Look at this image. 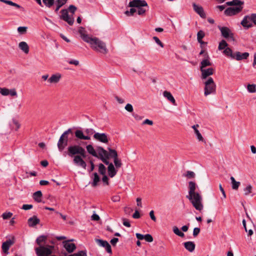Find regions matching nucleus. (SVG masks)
I'll return each instance as SVG.
<instances>
[{"mask_svg": "<svg viewBox=\"0 0 256 256\" xmlns=\"http://www.w3.org/2000/svg\"><path fill=\"white\" fill-rule=\"evenodd\" d=\"M98 158L106 164H109L108 160V152L102 146L98 147Z\"/></svg>", "mask_w": 256, "mask_h": 256, "instance_id": "9b49d317", "label": "nucleus"}, {"mask_svg": "<svg viewBox=\"0 0 256 256\" xmlns=\"http://www.w3.org/2000/svg\"><path fill=\"white\" fill-rule=\"evenodd\" d=\"M108 175L110 178H113L117 173V170H116L114 164L112 163L108 164Z\"/></svg>", "mask_w": 256, "mask_h": 256, "instance_id": "4be33fe9", "label": "nucleus"}, {"mask_svg": "<svg viewBox=\"0 0 256 256\" xmlns=\"http://www.w3.org/2000/svg\"><path fill=\"white\" fill-rule=\"evenodd\" d=\"M94 138L103 143H108V139L107 135L104 133H99L96 132L94 135Z\"/></svg>", "mask_w": 256, "mask_h": 256, "instance_id": "4468645a", "label": "nucleus"}, {"mask_svg": "<svg viewBox=\"0 0 256 256\" xmlns=\"http://www.w3.org/2000/svg\"><path fill=\"white\" fill-rule=\"evenodd\" d=\"M247 88L250 92H256V85L255 84H248Z\"/></svg>", "mask_w": 256, "mask_h": 256, "instance_id": "c03bdc74", "label": "nucleus"}, {"mask_svg": "<svg viewBox=\"0 0 256 256\" xmlns=\"http://www.w3.org/2000/svg\"><path fill=\"white\" fill-rule=\"evenodd\" d=\"M228 46V44L226 41L224 40H221V42L219 44V46L218 48L219 50H225Z\"/></svg>", "mask_w": 256, "mask_h": 256, "instance_id": "79ce46f5", "label": "nucleus"}, {"mask_svg": "<svg viewBox=\"0 0 256 256\" xmlns=\"http://www.w3.org/2000/svg\"><path fill=\"white\" fill-rule=\"evenodd\" d=\"M0 1L7 4L16 7L18 8H22L20 6L19 4H18L16 3H14V2H12V1H10L9 0H0Z\"/></svg>", "mask_w": 256, "mask_h": 256, "instance_id": "e433bc0d", "label": "nucleus"}, {"mask_svg": "<svg viewBox=\"0 0 256 256\" xmlns=\"http://www.w3.org/2000/svg\"><path fill=\"white\" fill-rule=\"evenodd\" d=\"M68 256H87V254L86 250H80Z\"/></svg>", "mask_w": 256, "mask_h": 256, "instance_id": "49530a36", "label": "nucleus"}, {"mask_svg": "<svg viewBox=\"0 0 256 256\" xmlns=\"http://www.w3.org/2000/svg\"><path fill=\"white\" fill-rule=\"evenodd\" d=\"M102 176V181L103 182L106 186L109 185L108 178V176L106 174Z\"/></svg>", "mask_w": 256, "mask_h": 256, "instance_id": "13d9d810", "label": "nucleus"}, {"mask_svg": "<svg viewBox=\"0 0 256 256\" xmlns=\"http://www.w3.org/2000/svg\"><path fill=\"white\" fill-rule=\"evenodd\" d=\"M100 218L99 216L97 214H93L92 216V220H96V221H98V220H100Z\"/></svg>", "mask_w": 256, "mask_h": 256, "instance_id": "774afa93", "label": "nucleus"}, {"mask_svg": "<svg viewBox=\"0 0 256 256\" xmlns=\"http://www.w3.org/2000/svg\"><path fill=\"white\" fill-rule=\"evenodd\" d=\"M200 228H195L193 230V236L196 237L200 232Z\"/></svg>", "mask_w": 256, "mask_h": 256, "instance_id": "680f3d73", "label": "nucleus"}, {"mask_svg": "<svg viewBox=\"0 0 256 256\" xmlns=\"http://www.w3.org/2000/svg\"><path fill=\"white\" fill-rule=\"evenodd\" d=\"M114 162L116 168H118L122 166V163L120 160L118 158V157L114 159Z\"/></svg>", "mask_w": 256, "mask_h": 256, "instance_id": "de8ad7c7", "label": "nucleus"}, {"mask_svg": "<svg viewBox=\"0 0 256 256\" xmlns=\"http://www.w3.org/2000/svg\"><path fill=\"white\" fill-rule=\"evenodd\" d=\"M125 109L128 112H132L133 111V107L130 104H128L125 106Z\"/></svg>", "mask_w": 256, "mask_h": 256, "instance_id": "4d7b16f0", "label": "nucleus"}, {"mask_svg": "<svg viewBox=\"0 0 256 256\" xmlns=\"http://www.w3.org/2000/svg\"><path fill=\"white\" fill-rule=\"evenodd\" d=\"M92 175L94 176V178L92 186L93 187H96L98 186V182L100 181V178L97 172H94Z\"/></svg>", "mask_w": 256, "mask_h": 256, "instance_id": "2f4dec72", "label": "nucleus"}, {"mask_svg": "<svg viewBox=\"0 0 256 256\" xmlns=\"http://www.w3.org/2000/svg\"><path fill=\"white\" fill-rule=\"evenodd\" d=\"M12 215V214L10 212H4L2 214V217L3 219L6 220L10 218Z\"/></svg>", "mask_w": 256, "mask_h": 256, "instance_id": "6e6d98bb", "label": "nucleus"}, {"mask_svg": "<svg viewBox=\"0 0 256 256\" xmlns=\"http://www.w3.org/2000/svg\"><path fill=\"white\" fill-rule=\"evenodd\" d=\"M111 200L113 202H118L120 201V197L118 195H116L112 196Z\"/></svg>", "mask_w": 256, "mask_h": 256, "instance_id": "bf43d9fd", "label": "nucleus"}, {"mask_svg": "<svg viewBox=\"0 0 256 256\" xmlns=\"http://www.w3.org/2000/svg\"><path fill=\"white\" fill-rule=\"evenodd\" d=\"M218 28L220 31L222 36L225 38H230L234 40V34L226 26H218Z\"/></svg>", "mask_w": 256, "mask_h": 256, "instance_id": "ddd939ff", "label": "nucleus"}, {"mask_svg": "<svg viewBox=\"0 0 256 256\" xmlns=\"http://www.w3.org/2000/svg\"><path fill=\"white\" fill-rule=\"evenodd\" d=\"M42 2L46 7L50 8L54 4L55 0H42Z\"/></svg>", "mask_w": 256, "mask_h": 256, "instance_id": "c9c22d12", "label": "nucleus"}, {"mask_svg": "<svg viewBox=\"0 0 256 256\" xmlns=\"http://www.w3.org/2000/svg\"><path fill=\"white\" fill-rule=\"evenodd\" d=\"M88 43L90 45L92 48L96 51L104 54H106L108 52L105 42L96 37L92 38Z\"/></svg>", "mask_w": 256, "mask_h": 256, "instance_id": "20e7f679", "label": "nucleus"}, {"mask_svg": "<svg viewBox=\"0 0 256 256\" xmlns=\"http://www.w3.org/2000/svg\"><path fill=\"white\" fill-rule=\"evenodd\" d=\"M46 236H40L39 237H38L36 240V244L40 246H41V244L42 242H46Z\"/></svg>", "mask_w": 256, "mask_h": 256, "instance_id": "4c0bfd02", "label": "nucleus"}, {"mask_svg": "<svg viewBox=\"0 0 256 256\" xmlns=\"http://www.w3.org/2000/svg\"><path fill=\"white\" fill-rule=\"evenodd\" d=\"M27 28L26 26H20L18 28V31L20 34H24L26 32Z\"/></svg>", "mask_w": 256, "mask_h": 256, "instance_id": "603ef678", "label": "nucleus"}, {"mask_svg": "<svg viewBox=\"0 0 256 256\" xmlns=\"http://www.w3.org/2000/svg\"><path fill=\"white\" fill-rule=\"evenodd\" d=\"M75 136L80 140H89L90 139V136H84L81 130H76L75 132Z\"/></svg>", "mask_w": 256, "mask_h": 256, "instance_id": "b1692460", "label": "nucleus"}, {"mask_svg": "<svg viewBox=\"0 0 256 256\" xmlns=\"http://www.w3.org/2000/svg\"><path fill=\"white\" fill-rule=\"evenodd\" d=\"M42 196V192L40 190H38L34 193L33 198L34 200L38 202H42L41 198Z\"/></svg>", "mask_w": 256, "mask_h": 256, "instance_id": "7c9ffc66", "label": "nucleus"}, {"mask_svg": "<svg viewBox=\"0 0 256 256\" xmlns=\"http://www.w3.org/2000/svg\"><path fill=\"white\" fill-rule=\"evenodd\" d=\"M72 133L71 128L66 130L60 136L58 142V148L60 152H62L68 144V134Z\"/></svg>", "mask_w": 256, "mask_h": 256, "instance_id": "0eeeda50", "label": "nucleus"}, {"mask_svg": "<svg viewBox=\"0 0 256 256\" xmlns=\"http://www.w3.org/2000/svg\"><path fill=\"white\" fill-rule=\"evenodd\" d=\"M204 94L207 96L214 94L216 91V85L212 78H209L204 82Z\"/></svg>", "mask_w": 256, "mask_h": 256, "instance_id": "6e6552de", "label": "nucleus"}, {"mask_svg": "<svg viewBox=\"0 0 256 256\" xmlns=\"http://www.w3.org/2000/svg\"><path fill=\"white\" fill-rule=\"evenodd\" d=\"M200 70L202 72V79H206L210 76L212 75L214 71V69L212 68H210L207 69L202 68Z\"/></svg>", "mask_w": 256, "mask_h": 256, "instance_id": "6ab92c4d", "label": "nucleus"}, {"mask_svg": "<svg viewBox=\"0 0 256 256\" xmlns=\"http://www.w3.org/2000/svg\"><path fill=\"white\" fill-rule=\"evenodd\" d=\"M64 20L67 22L70 26H72L74 22V19L72 17V16H68V18H66Z\"/></svg>", "mask_w": 256, "mask_h": 256, "instance_id": "8fccbe9b", "label": "nucleus"}, {"mask_svg": "<svg viewBox=\"0 0 256 256\" xmlns=\"http://www.w3.org/2000/svg\"><path fill=\"white\" fill-rule=\"evenodd\" d=\"M15 243V238L12 236L10 238L7 240L2 244V248L3 252L6 255L9 254L8 250L10 246Z\"/></svg>", "mask_w": 256, "mask_h": 256, "instance_id": "9d476101", "label": "nucleus"}, {"mask_svg": "<svg viewBox=\"0 0 256 256\" xmlns=\"http://www.w3.org/2000/svg\"><path fill=\"white\" fill-rule=\"evenodd\" d=\"M60 13L62 14L61 16H60V19L64 20L66 18H68L70 15L68 13V10L66 9H64L61 10Z\"/></svg>", "mask_w": 256, "mask_h": 256, "instance_id": "ea45409f", "label": "nucleus"}, {"mask_svg": "<svg viewBox=\"0 0 256 256\" xmlns=\"http://www.w3.org/2000/svg\"><path fill=\"white\" fill-rule=\"evenodd\" d=\"M86 150L90 154H92V156L98 158V154L96 152L95 150L94 149L93 146L91 144H88L86 146Z\"/></svg>", "mask_w": 256, "mask_h": 256, "instance_id": "c756f323", "label": "nucleus"}, {"mask_svg": "<svg viewBox=\"0 0 256 256\" xmlns=\"http://www.w3.org/2000/svg\"><path fill=\"white\" fill-rule=\"evenodd\" d=\"M194 10L202 18H205L206 14L204 12V8L202 6H198L195 3L192 4Z\"/></svg>", "mask_w": 256, "mask_h": 256, "instance_id": "f3484780", "label": "nucleus"}, {"mask_svg": "<svg viewBox=\"0 0 256 256\" xmlns=\"http://www.w3.org/2000/svg\"><path fill=\"white\" fill-rule=\"evenodd\" d=\"M153 40L156 42L159 45L161 48L164 47V44L159 40V38L157 36H154Z\"/></svg>", "mask_w": 256, "mask_h": 256, "instance_id": "5fc2aeb1", "label": "nucleus"}, {"mask_svg": "<svg viewBox=\"0 0 256 256\" xmlns=\"http://www.w3.org/2000/svg\"><path fill=\"white\" fill-rule=\"evenodd\" d=\"M128 6L136 8L138 14V15H143L146 12V10L144 7H147L148 4L144 0H132L129 2Z\"/></svg>", "mask_w": 256, "mask_h": 256, "instance_id": "423d86ee", "label": "nucleus"}, {"mask_svg": "<svg viewBox=\"0 0 256 256\" xmlns=\"http://www.w3.org/2000/svg\"><path fill=\"white\" fill-rule=\"evenodd\" d=\"M163 94L174 105L176 106V100L170 92L166 90L164 92Z\"/></svg>", "mask_w": 256, "mask_h": 256, "instance_id": "393cba45", "label": "nucleus"}, {"mask_svg": "<svg viewBox=\"0 0 256 256\" xmlns=\"http://www.w3.org/2000/svg\"><path fill=\"white\" fill-rule=\"evenodd\" d=\"M199 127L198 124H196L192 126V128L194 129V133L196 134L197 138L199 141L204 142V140L202 134L200 132L199 130H198V128Z\"/></svg>", "mask_w": 256, "mask_h": 256, "instance_id": "bb28decb", "label": "nucleus"}, {"mask_svg": "<svg viewBox=\"0 0 256 256\" xmlns=\"http://www.w3.org/2000/svg\"><path fill=\"white\" fill-rule=\"evenodd\" d=\"M144 239L148 242H151L153 241V238L150 234H146L144 235Z\"/></svg>", "mask_w": 256, "mask_h": 256, "instance_id": "864d4df0", "label": "nucleus"}, {"mask_svg": "<svg viewBox=\"0 0 256 256\" xmlns=\"http://www.w3.org/2000/svg\"><path fill=\"white\" fill-rule=\"evenodd\" d=\"M142 124H148L152 126L153 124V122L148 119H146L142 122Z\"/></svg>", "mask_w": 256, "mask_h": 256, "instance_id": "0e129e2a", "label": "nucleus"}, {"mask_svg": "<svg viewBox=\"0 0 256 256\" xmlns=\"http://www.w3.org/2000/svg\"><path fill=\"white\" fill-rule=\"evenodd\" d=\"M98 172L102 175H104L106 174V168L102 164H98Z\"/></svg>", "mask_w": 256, "mask_h": 256, "instance_id": "a19ab883", "label": "nucleus"}, {"mask_svg": "<svg viewBox=\"0 0 256 256\" xmlns=\"http://www.w3.org/2000/svg\"><path fill=\"white\" fill-rule=\"evenodd\" d=\"M18 47L25 54H27L28 53L29 46L26 42H20L18 44Z\"/></svg>", "mask_w": 256, "mask_h": 256, "instance_id": "a878e982", "label": "nucleus"}, {"mask_svg": "<svg viewBox=\"0 0 256 256\" xmlns=\"http://www.w3.org/2000/svg\"><path fill=\"white\" fill-rule=\"evenodd\" d=\"M204 36H205V34H204V32H203L202 30H200V31H198L197 34L198 41L202 40V39L204 37Z\"/></svg>", "mask_w": 256, "mask_h": 256, "instance_id": "09e8293b", "label": "nucleus"}, {"mask_svg": "<svg viewBox=\"0 0 256 256\" xmlns=\"http://www.w3.org/2000/svg\"><path fill=\"white\" fill-rule=\"evenodd\" d=\"M184 246L186 250L190 252H192L196 247L194 243L192 242H186L184 243Z\"/></svg>", "mask_w": 256, "mask_h": 256, "instance_id": "5701e85b", "label": "nucleus"}, {"mask_svg": "<svg viewBox=\"0 0 256 256\" xmlns=\"http://www.w3.org/2000/svg\"><path fill=\"white\" fill-rule=\"evenodd\" d=\"M223 52L226 56L230 57L231 58L235 59L237 60H246L249 56V53L247 52L241 54L239 52H236L234 53L232 50L230 48H226Z\"/></svg>", "mask_w": 256, "mask_h": 256, "instance_id": "39448f33", "label": "nucleus"}, {"mask_svg": "<svg viewBox=\"0 0 256 256\" xmlns=\"http://www.w3.org/2000/svg\"><path fill=\"white\" fill-rule=\"evenodd\" d=\"M136 12V9L134 8H131L129 10H128L125 11L124 14L128 16H134Z\"/></svg>", "mask_w": 256, "mask_h": 256, "instance_id": "37998d69", "label": "nucleus"}, {"mask_svg": "<svg viewBox=\"0 0 256 256\" xmlns=\"http://www.w3.org/2000/svg\"><path fill=\"white\" fill-rule=\"evenodd\" d=\"M66 154L69 156L74 158L73 162L74 164L86 168V164L82 158L86 156L84 148L79 145H72L68 148Z\"/></svg>", "mask_w": 256, "mask_h": 256, "instance_id": "f257e3e1", "label": "nucleus"}, {"mask_svg": "<svg viewBox=\"0 0 256 256\" xmlns=\"http://www.w3.org/2000/svg\"><path fill=\"white\" fill-rule=\"evenodd\" d=\"M204 57L205 58L200 62V69H202L208 66H212V63L208 60L209 56L208 53L204 54Z\"/></svg>", "mask_w": 256, "mask_h": 256, "instance_id": "412c9836", "label": "nucleus"}, {"mask_svg": "<svg viewBox=\"0 0 256 256\" xmlns=\"http://www.w3.org/2000/svg\"><path fill=\"white\" fill-rule=\"evenodd\" d=\"M230 180L232 182V187L233 190H236L238 189L239 186H240V182H236L233 176L230 177Z\"/></svg>", "mask_w": 256, "mask_h": 256, "instance_id": "72a5a7b5", "label": "nucleus"}, {"mask_svg": "<svg viewBox=\"0 0 256 256\" xmlns=\"http://www.w3.org/2000/svg\"><path fill=\"white\" fill-rule=\"evenodd\" d=\"M73 240H66L63 242L64 247L66 248V251L71 253L76 248V246L74 244L70 243V241H72Z\"/></svg>", "mask_w": 256, "mask_h": 256, "instance_id": "dca6fc26", "label": "nucleus"}, {"mask_svg": "<svg viewBox=\"0 0 256 256\" xmlns=\"http://www.w3.org/2000/svg\"><path fill=\"white\" fill-rule=\"evenodd\" d=\"M78 32L80 34V37L82 40L87 43L92 38L86 34V32L85 28L82 26L79 28Z\"/></svg>", "mask_w": 256, "mask_h": 256, "instance_id": "a211bd4d", "label": "nucleus"}, {"mask_svg": "<svg viewBox=\"0 0 256 256\" xmlns=\"http://www.w3.org/2000/svg\"><path fill=\"white\" fill-rule=\"evenodd\" d=\"M252 22L256 25V14H252L250 15L244 16L241 22V24L243 27L248 29L253 26Z\"/></svg>", "mask_w": 256, "mask_h": 256, "instance_id": "1a4fd4ad", "label": "nucleus"}, {"mask_svg": "<svg viewBox=\"0 0 256 256\" xmlns=\"http://www.w3.org/2000/svg\"><path fill=\"white\" fill-rule=\"evenodd\" d=\"M108 160L110 158H115L118 157L117 152L115 150L112 149L110 148H108Z\"/></svg>", "mask_w": 256, "mask_h": 256, "instance_id": "c85d7f7f", "label": "nucleus"}, {"mask_svg": "<svg viewBox=\"0 0 256 256\" xmlns=\"http://www.w3.org/2000/svg\"><path fill=\"white\" fill-rule=\"evenodd\" d=\"M40 222V219L36 216H34L32 217L29 218L28 220V225L30 227H34L36 224H38Z\"/></svg>", "mask_w": 256, "mask_h": 256, "instance_id": "aec40b11", "label": "nucleus"}, {"mask_svg": "<svg viewBox=\"0 0 256 256\" xmlns=\"http://www.w3.org/2000/svg\"><path fill=\"white\" fill-rule=\"evenodd\" d=\"M114 97L119 104H122L124 102V100L122 98L118 97V96L115 95Z\"/></svg>", "mask_w": 256, "mask_h": 256, "instance_id": "338daca9", "label": "nucleus"}, {"mask_svg": "<svg viewBox=\"0 0 256 256\" xmlns=\"http://www.w3.org/2000/svg\"><path fill=\"white\" fill-rule=\"evenodd\" d=\"M67 1L68 0H56L54 2L56 4L54 11L57 12L62 6L66 3Z\"/></svg>", "mask_w": 256, "mask_h": 256, "instance_id": "cd10ccee", "label": "nucleus"}, {"mask_svg": "<svg viewBox=\"0 0 256 256\" xmlns=\"http://www.w3.org/2000/svg\"><path fill=\"white\" fill-rule=\"evenodd\" d=\"M60 78V74H52L48 80V81L50 83H57L59 82Z\"/></svg>", "mask_w": 256, "mask_h": 256, "instance_id": "473e14b6", "label": "nucleus"}, {"mask_svg": "<svg viewBox=\"0 0 256 256\" xmlns=\"http://www.w3.org/2000/svg\"><path fill=\"white\" fill-rule=\"evenodd\" d=\"M32 206H33L32 204H26L22 206V208L24 210H28L31 209L32 208Z\"/></svg>", "mask_w": 256, "mask_h": 256, "instance_id": "e2e57ef3", "label": "nucleus"}, {"mask_svg": "<svg viewBox=\"0 0 256 256\" xmlns=\"http://www.w3.org/2000/svg\"><path fill=\"white\" fill-rule=\"evenodd\" d=\"M252 187L250 184H248L244 189V194L245 196H248L252 192Z\"/></svg>", "mask_w": 256, "mask_h": 256, "instance_id": "a18cd8bd", "label": "nucleus"}, {"mask_svg": "<svg viewBox=\"0 0 256 256\" xmlns=\"http://www.w3.org/2000/svg\"><path fill=\"white\" fill-rule=\"evenodd\" d=\"M0 94L2 96H8L9 94V90L6 88H1Z\"/></svg>", "mask_w": 256, "mask_h": 256, "instance_id": "3c124183", "label": "nucleus"}, {"mask_svg": "<svg viewBox=\"0 0 256 256\" xmlns=\"http://www.w3.org/2000/svg\"><path fill=\"white\" fill-rule=\"evenodd\" d=\"M68 10L71 13L74 14L76 10V7L74 5H70L68 7Z\"/></svg>", "mask_w": 256, "mask_h": 256, "instance_id": "052dcab7", "label": "nucleus"}, {"mask_svg": "<svg viewBox=\"0 0 256 256\" xmlns=\"http://www.w3.org/2000/svg\"><path fill=\"white\" fill-rule=\"evenodd\" d=\"M195 176V173L194 172L190 170H187L185 173L182 174V176L186 177L188 179L193 178Z\"/></svg>", "mask_w": 256, "mask_h": 256, "instance_id": "f704fd0d", "label": "nucleus"}, {"mask_svg": "<svg viewBox=\"0 0 256 256\" xmlns=\"http://www.w3.org/2000/svg\"><path fill=\"white\" fill-rule=\"evenodd\" d=\"M35 250L38 256H48L52 253L50 248L44 246L36 248Z\"/></svg>", "mask_w": 256, "mask_h": 256, "instance_id": "f8f14e48", "label": "nucleus"}, {"mask_svg": "<svg viewBox=\"0 0 256 256\" xmlns=\"http://www.w3.org/2000/svg\"><path fill=\"white\" fill-rule=\"evenodd\" d=\"M124 211L126 214H130L133 211V210L130 208L126 207L124 208Z\"/></svg>", "mask_w": 256, "mask_h": 256, "instance_id": "69168bd1", "label": "nucleus"}, {"mask_svg": "<svg viewBox=\"0 0 256 256\" xmlns=\"http://www.w3.org/2000/svg\"><path fill=\"white\" fill-rule=\"evenodd\" d=\"M244 2L240 0H232L226 2V4L232 6L227 8L224 12V14L227 16H232L242 12L243 8Z\"/></svg>", "mask_w": 256, "mask_h": 256, "instance_id": "7ed1b4c3", "label": "nucleus"}, {"mask_svg": "<svg viewBox=\"0 0 256 256\" xmlns=\"http://www.w3.org/2000/svg\"><path fill=\"white\" fill-rule=\"evenodd\" d=\"M188 194L186 198L190 201L192 206L198 210L201 211L204 208L202 204V196L196 192V184L192 181L188 183Z\"/></svg>", "mask_w": 256, "mask_h": 256, "instance_id": "f03ea898", "label": "nucleus"}, {"mask_svg": "<svg viewBox=\"0 0 256 256\" xmlns=\"http://www.w3.org/2000/svg\"><path fill=\"white\" fill-rule=\"evenodd\" d=\"M96 242L101 246H102L106 248V251L111 254L112 253V250L110 245L106 240H104L100 239H96Z\"/></svg>", "mask_w": 256, "mask_h": 256, "instance_id": "2eb2a0df", "label": "nucleus"}, {"mask_svg": "<svg viewBox=\"0 0 256 256\" xmlns=\"http://www.w3.org/2000/svg\"><path fill=\"white\" fill-rule=\"evenodd\" d=\"M172 230L174 232L177 236L182 238H183L184 236V234L176 226H174Z\"/></svg>", "mask_w": 256, "mask_h": 256, "instance_id": "58836bf2", "label": "nucleus"}]
</instances>
